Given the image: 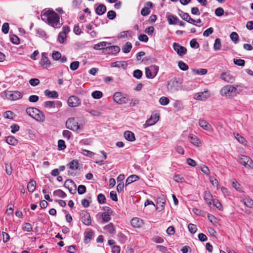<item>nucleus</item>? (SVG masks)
Returning a JSON list of instances; mask_svg holds the SVG:
<instances>
[{
  "instance_id": "12",
  "label": "nucleus",
  "mask_w": 253,
  "mask_h": 253,
  "mask_svg": "<svg viewBox=\"0 0 253 253\" xmlns=\"http://www.w3.org/2000/svg\"><path fill=\"white\" fill-rule=\"evenodd\" d=\"M173 48L177 54L181 56L185 55L187 52V49L176 42L173 43Z\"/></svg>"
},
{
  "instance_id": "14",
  "label": "nucleus",
  "mask_w": 253,
  "mask_h": 253,
  "mask_svg": "<svg viewBox=\"0 0 253 253\" xmlns=\"http://www.w3.org/2000/svg\"><path fill=\"white\" fill-rule=\"evenodd\" d=\"M40 64L44 68H48L49 67L51 63L47 57V53L43 52L42 53V58Z\"/></svg>"
},
{
  "instance_id": "63",
  "label": "nucleus",
  "mask_w": 253,
  "mask_h": 253,
  "mask_svg": "<svg viewBox=\"0 0 253 253\" xmlns=\"http://www.w3.org/2000/svg\"><path fill=\"white\" fill-rule=\"evenodd\" d=\"M86 191V187L84 185H80L78 188V192L79 194L82 195Z\"/></svg>"
},
{
  "instance_id": "59",
  "label": "nucleus",
  "mask_w": 253,
  "mask_h": 253,
  "mask_svg": "<svg viewBox=\"0 0 253 253\" xmlns=\"http://www.w3.org/2000/svg\"><path fill=\"white\" fill-rule=\"evenodd\" d=\"M44 107H48L50 108H55V106L54 101H45L44 103Z\"/></svg>"
},
{
  "instance_id": "54",
  "label": "nucleus",
  "mask_w": 253,
  "mask_h": 253,
  "mask_svg": "<svg viewBox=\"0 0 253 253\" xmlns=\"http://www.w3.org/2000/svg\"><path fill=\"white\" fill-rule=\"evenodd\" d=\"M190 45L192 48H198L200 46L199 43L197 42V40L195 39H192L190 42Z\"/></svg>"
},
{
  "instance_id": "24",
  "label": "nucleus",
  "mask_w": 253,
  "mask_h": 253,
  "mask_svg": "<svg viewBox=\"0 0 253 253\" xmlns=\"http://www.w3.org/2000/svg\"><path fill=\"white\" fill-rule=\"evenodd\" d=\"M8 95L9 99L11 100H16L22 97V94L18 91H10Z\"/></svg>"
},
{
  "instance_id": "6",
  "label": "nucleus",
  "mask_w": 253,
  "mask_h": 253,
  "mask_svg": "<svg viewBox=\"0 0 253 253\" xmlns=\"http://www.w3.org/2000/svg\"><path fill=\"white\" fill-rule=\"evenodd\" d=\"M159 67L157 65H152L149 67H146L145 69V75L148 79L154 78L158 74Z\"/></svg>"
},
{
  "instance_id": "18",
  "label": "nucleus",
  "mask_w": 253,
  "mask_h": 253,
  "mask_svg": "<svg viewBox=\"0 0 253 253\" xmlns=\"http://www.w3.org/2000/svg\"><path fill=\"white\" fill-rule=\"evenodd\" d=\"M127 65V63L126 61H118L112 62L110 65L112 67L118 68H122L123 69H126Z\"/></svg>"
},
{
  "instance_id": "19",
  "label": "nucleus",
  "mask_w": 253,
  "mask_h": 253,
  "mask_svg": "<svg viewBox=\"0 0 253 253\" xmlns=\"http://www.w3.org/2000/svg\"><path fill=\"white\" fill-rule=\"evenodd\" d=\"M188 138L190 142L194 145L197 147H200L201 146V141L197 136L194 134H190L188 136Z\"/></svg>"
},
{
  "instance_id": "22",
  "label": "nucleus",
  "mask_w": 253,
  "mask_h": 253,
  "mask_svg": "<svg viewBox=\"0 0 253 253\" xmlns=\"http://www.w3.org/2000/svg\"><path fill=\"white\" fill-rule=\"evenodd\" d=\"M167 18L169 25H175L178 23V19L177 17L169 13H167Z\"/></svg>"
},
{
  "instance_id": "28",
  "label": "nucleus",
  "mask_w": 253,
  "mask_h": 253,
  "mask_svg": "<svg viewBox=\"0 0 253 253\" xmlns=\"http://www.w3.org/2000/svg\"><path fill=\"white\" fill-rule=\"evenodd\" d=\"M204 200L209 206L211 205L212 196L209 191H205L204 192Z\"/></svg>"
},
{
  "instance_id": "15",
  "label": "nucleus",
  "mask_w": 253,
  "mask_h": 253,
  "mask_svg": "<svg viewBox=\"0 0 253 253\" xmlns=\"http://www.w3.org/2000/svg\"><path fill=\"white\" fill-rule=\"evenodd\" d=\"M120 51V48L117 45L106 46L103 49V53L108 54H116Z\"/></svg>"
},
{
  "instance_id": "1",
  "label": "nucleus",
  "mask_w": 253,
  "mask_h": 253,
  "mask_svg": "<svg viewBox=\"0 0 253 253\" xmlns=\"http://www.w3.org/2000/svg\"><path fill=\"white\" fill-rule=\"evenodd\" d=\"M41 18L43 21L54 28H59L62 25L60 23L59 15L53 11L48 10L44 12L42 14Z\"/></svg>"
},
{
  "instance_id": "20",
  "label": "nucleus",
  "mask_w": 253,
  "mask_h": 253,
  "mask_svg": "<svg viewBox=\"0 0 253 253\" xmlns=\"http://www.w3.org/2000/svg\"><path fill=\"white\" fill-rule=\"evenodd\" d=\"M166 199L164 196L162 197H159L157 200V209L159 211H161L164 210L165 205L166 204Z\"/></svg>"
},
{
  "instance_id": "17",
  "label": "nucleus",
  "mask_w": 253,
  "mask_h": 253,
  "mask_svg": "<svg viewBox=\"0 0 253 253\" xmlns=\"http://www.w3.org/2000/svg\"><path fill=\"white\" fill-rule=\"evenodd\" d=\"M199 126L203 128L204 129L208 131L209 132H212L213 128L212 126L209 124L206 121L203 119H200L199 121Z\"/></svg>"
},
{
  "instance_id": "64",
  "label": "nucleus",
  "mask_w": 253,
  "mask_h": 253,
  "mask_svg": "<svg viewBox=\"0 0 253 253\" xmlns=\"http://www.w3.org/2000/svg\"><path fill=\"white\" fill-rule=\"evenodd\" d=\"M224 14V10L222 7H218L215 10V14L217 16H221Z\"/></svg>"
},
{
  "instance_id": "62",
  "label": "nucleus",
  "mask_w": 253,
  "mask_h": 253,
  "mask_svg": "<svg viewBox=\"0 0 253 253\" xmlns=\"http://www.w3.org/2000/svg\"><path fill=\"white\" fill-rule=\"evenodd\" d=\"M208 219L213 224H216L217 223L216 218L213 215L209 214L208 215Z\"/></svg>"
},
{
  "instance_id": "37",
  "label": "nucleus",
  "mask_w": 253,
  "mask_h": 253,
  "mask_svg": "<svg viewBox=\"0 0 253 253\" xmlns=\"http://www.w3.org/2000/svg\"><path fill=\"white\" fill-rule=\"evenodd\" d=\"M192 73L195 75L197 74V75H206L208 72V70L206 69H203V68L198 69H192Z\"/></svg>"
},
{
  "instance_id": "58",
  "label": "nucleus",
  "mask_w": 253,
  "mask_h": 253,
  "mask_svg": "<svg viewBox=\"0 0 253 253\" xmlns=\"http://www.w3.org/2000/svg\"><path fill=\"white\" fill-rule=\"evenodd\" d=\"M66 37L67 36L65 34L60 32L58 36V41L60 43H63Z\"/></svg>"
},
{
  "instance_id": "52",
  "label": "nucleus",
  "mask_w": 253,
  "mask_h": 253,
  "mask_svg": "<svg viewBox=\"0 0 253 253\" xmlns=\"http://www.w3.org/2000/svg\"><path fill=\"white\" fill-rule=\"evenodd\" d=\"M188 228L189 231L192 234L195 233L197 230V226L195 224H193L192 223H190L188 225Z\"/></svg>"
},
{
  "instance_id": "48",
  "label": "nucleus",
  "mask_w": 253,
  "mask_h": 253,
  "mask_svg": "<svg viewBox=\"0 0 253 253\" xmlns=\"http://www.w3.org/2000/svg\"><path fill=\"white\" fill-rule=\"evenodd\" d=\"M66 146L63 140L60 139L58 141V149L59 150H63Z\"/></svg>"
},
{
  "instance_id": "47",
  "label": "nucleus",
  "mask_w": 253,
  "mask_h": 253,
  "mask_svg": "<svg viewBox=\"0 0 253 253\" xmlns=\"http://www.w3.org/2000/svg\"><path fill=\"white\" fill-rule=\"evenodd\" d=\"M133 76L137 79H140L142 76V72L138 69L135 70L133 71Z\"/></svg>"
},
{
  "instance_id": "44",
  "label": "nucleus",
  "mask_w": 253,
  "mask_h": 253,
  "mask_svg": "<svg viewBox=\"0 0 253 253\" xmlns=\"http://www.w3.org/2000/svg\"><path fill=\"white\" fill-rule=\"evenodd\" d=\"M234 63L238 66L243 67L245 66V61L241 59H234Z\"/></svg>"
},
{
  "instance_id": "9",
  "label": "nucleus",
  "mask_w": 253,
  "mask_h": 253,
  "mask_svg": "<svg viewBox=\"0 0 253 253\" xmlns=\"http://www.w3.org/2000/svg\"><path fill=\"white\" fill-rule=\"evenodd\" d=\"M159 120V115L157 114H152L150 119H148L145 124L143 125V128L155 125Z\"/></svg>"
},
{
  "instance_id": "51",
  "label": "nucleus",
  "mask_w": 253,
  "mask_h": 253,
  "mask_svg": "<svg viewBox=\"0 0 253 253\" xmlns=\"http://www.w3.org/2000/svg\"><path fill=\"white\" fill-rule=\"evenodd\" d=\"M97 200L99 204H103L106 202V198L103 194H99L97 196Z\"/></svg>"
},
{
  "instance_id": "32",
  "label": "nucleus",
  "mask_w": 253,
  "mask_h": 253,
  "mask_svg": "<svg viewBox=\"0 0 253 253\" xmlns=\"http://www.w3.org/2000/svg\"><path fill=\"white\" fill-rule=\"evenodd\" d=\"M139 179V177L138 176L135 174L131 175L126 179V186L134 181H136Z\"/></svg>"
},
{
  "instance_id": "23",
  "label": "nucleus",
  "mask_w": 253,
  "mask_h": 253,
  "mask_svg": "<svg viewBox=\"0 0 253 253\" xmlns=\"http://www.w3.org/2000/svg\"><path fill=\"white\" fill-rule=\"evenodd\" d=\"M93 234V231L91 229H88L84 233V242L85 244H88L90 242Z\"/></svg>"
},
{
  "instance_id": "8",
  "label": "nucleus",
  "mask_w": 253,
  "mask_h": 253,
  "mask_svg": "<svg viewBox=\"0 0 253 253\" xmlns=\"http://www.w3.org/2000/svg\"><path fill=\"white\" fill-rule=\"evenodd\" d=\"M239 162L246 168L253 167V161L249 157L245 155H240L239 157Z\"/></svg>"
},
{
  "instance_id": "4",
  "label": "nucleus",
  "mask_w": 253,
  "mask_h": 253,
  "mask_svg": "<svg viewBox=\"0 0 253 253\" xmlns=\"http://www.w3.org/2000/svg\"><path fill=\"white\" fill-rule=\"evenodd\" d=\"M66 127L73 131L81 130L83 129L84 126L79 125L78 121L74 118H69L65 124Z\"/></svg>"
},
{
  "instance_id": "42",
  "label": "nucleus",
  "mask_w": 253,
  "mask_h": 253,
  "mask_svg": "<svg viewBox=\"0 0 253 253\" xmlns=\"http://www.w3.org/2000/svg\"><path fill=\"white\" fill-rule=\"evenodd\" d=\"M235 137L240 143L244 145L246 144L247 141L246 139L239 133H236L235 135Z\"/></svg>"
},
{
  "instance_id": "60",
  "label": "nucleus",
  "mask_w": 253,
  "mask_h": 253,
  "mask_svg": "<svg viewBox=\"0 0 253 253\" xmlns=\"http://www.w3.org/2000/svg\"><path fill=\"white\" fill-rule=\"evenodd\" d=\"M107 16L108 19L113 20L116 16V12L113 10H110L107 12Z\"/></svg>"
},
{
  "instance_id": "25",
  "label": "nucleus",
  "mask_w": 253,
  "mask_h": 253,
  "mask_svg": "<svg viewBox=\"0 0 253 253\" xmlns=\"http://www.w3.org/2000/svg\"><path fill=\"white\" fill-rule=\"evenodd\" d=\"M124 135L127 141H134L135 140L134 134L130 131H126Z\"/></svg>"
},
{
  "instance_id": "36",
  "label": "nucleus",
  "mask_w": 253,
  "mask_h": 253,
  "mask_svg": "<svg viewBox=\"0 0 253 253\" xmlns=\"http://www.w3.org/2000/svg\"><path fill=\"white\" fill-rule=\"evenodd\" d=\"M6 141L8 144L13 146H15L18 144V140L12 136L7 137Z\"/></svg>"
},
{
  "instance_id": "55",
  "label": "nucleus",
  "mask_w": 253,
  "mask_h": 253,
  "mask_svg": "<svg viewBox=\"0 0 253 253\" xmlns=\"http://www.w3.org/2000/svg\"><path fill=\"white\" fill-rule=\"evenodd\" d=\"M10 41L14 44H18L20 43L19 39L15 35H12L10 37Z\"/></svg>"
},
{
  "instance_id": "2",
  "label": "nucleus",
  "mask_w": 253,
  "mask_h": 253,
  "mask_svg": "<svg viewBox=\"0 0 253 253\" xmlns=\"http://www.w3.org/2000/svg\"><path fill=\"white\" fill-rule=\"evenodd\" d=\"M242 90V87L240 85H226L224 86L220 90V94L222 96L228 98H233Z\"/></svg>"
},
{
  "instance_id": "45",
  "label": "nucleus",
  "mask_w": 253,
  "mask_h": 253,
  "mask_svg": "<svg viewBox=\"0 0 253 253\" xmlns=\"http://www.w3.org/2000/svg\"><path fill=\"white\" fill-rule=\"evenodd\" d=\"M178 66L182 71H186L188 69V66L182 61L178 62Z\"/></svg>"
},
{
  "instance_id": "16",
  "label": "nucleus",
  "mask_w": 253,
  "mask_h": 253,
  "mask_svg": "<svg viewBox=\"0 0 253 253\" xmlns=\"http://www.w3.org/2000/svg\"><path fill=\"white\" fill-rule=\"evenodd\" d=\"M130 224L134 228H140L144 224V222L143 220L140 218L133 217L130 220Z\"/></svg>"
},
{
  "instance_id": "27",
  "label": "nucleus",
  "mask_w": 253,
  "mask_h": 253,
  "mask_svg": "<svg viewBox=\"0 0 253 253\" xmlns=\"http://www.w3.org/2000/svg\"><path fill=\"white\" fill-rule=\"evenodd\" d=\"M67 166L71 170H77L79 168L78 161L76 160H73L71 162H70Z\"/></svg>"
},
{
  "instance_id": "7",
  "label": "nucleus",
  "mask_w": 253,
  "mask_h": 253,
  "mask_svg": "<svg viewBox=\"0 0 253 253\" xmlns=\"http://www.w3.org/2000/svg\"><path fill=\"white\" fill-rule=\"evenodd\" d=\"M211 96V93L208 89H205L204 91L195 93L194 95L193 98L195 100L204 101Z\"/></svg>"
},
{
  "instance_id": "30",
  "label": "nucleus",
  "mask_w": 253,
  "mask_h": 253,
  "mask_svg": "<svg viewBox=\"0 0 253 253\" xmlns=\"http://www.w3.org/2000/svg\"><path fill=\"white\" fill-rule=\"evenodd\" d=\"M110 43H107L106 42H101L96 44L94 45L93 48L95 50H100L104 49L107 44H110Z\"/></svg>"
},
{
  "instance_id": "38",
  "label": "nucleus",
  "mask_w": 253,
  "mask_h": 253,
  "mask_svg": "<svg viewBox=\"0 0 253 253\" xmlns=\"http://www.w3.org/2000/svg\"><path fill=\"white\" fill-rule=\"evenodd\" d=\"M131 48V43L130 42H127L122 47V51L125 53H128L130 52Z\"/></svg>"
},
{
  "instance_id": "33",
  "label": "nucleus",
  "mask_w": 253,
  "mask_h": 253,
  "mask_svg": "<svg viewBox=\"0 0 253 253\" xmlns=\"http://www.w3.org/2000/svg\"><path fill=\"white\" fill-rule=\"evenodd\" d=\"M36 187V183L34 180H31L27 185V189L29 192L33 193Z\"/></svg>"
},
{
  "instance_id": "61",
  "label": "nucleus",
  "mask_w": 253,
  "mask_h": 253,
  "mask_svg": "<svg viewBox=\"0 0 253 253\" xmlns=\"http://www.w3.org/2000/svg\"><path fill=\"white\" fill-rule=\"evenodd\" d=\"M23 229L27 232H30L32 230V226L29 223H25L23 227Z\"/></svg>"
},
{
  "instance_id": "5",
  "label": "nucleus",
  "mask_w": 253,
  "mask_h": 253,
  "mask_svg": "<svg viewBox=\"0 0 253 253\" xmlns=\"http://www.w3.org/2000/svg\"><path fill=\"white\" fill-rule=\"evenodd\" d=\"M113 100L119 104H124L128 102V97L126 94L117 92L114 94Z\"/></svg>"
},
{
  "instance_id": "49",
  "label": "nucleus",
  "mask_w": 253,
  "mask_h": 253,
  "mask_svg": "<svg viewBox=\"0 0 253 253\" xmlns=\"http://www.w3.org/2000/svg\"><path fill=\"white\" fill-rule=\"evenodd\" d=\"M81 152L84 156L89 157H92L94 155L93 152L86 149H82Z\"/></svg>"
},
{
  "instance_id": "21",
  "label": "nucleus",
  "mask_w": 253,
  "mask_h": 253,
  "mask_svg": "<svg viewBox=\"0 0 253 253\" xmlns=\"http://www.w3.org/2000/svg\"><path fill=\"white\" fill-rule=\"evenodd\" d=\"M221 79L227 83H233L235 78L231 74L228 73H223L220 76Z\"/></svg>"
},
{
  "instance_id": "46",
  "label": "nucleus",
  "mask_w": 253,
  "mask_h": 253,
  "mask_svg": "<svg viewBox=\"0 0 253 253\" xmlns=\"http://www.w3.org/2000/svg\"><path fill=\"white\" fill-rule=\"evenodd\" d=\"M231 40L235 43H237L239 41V36L237 33L233 32L230 36Z\"/></svg>"
},
{
  "instance_id": "31",
  "label": "nucleus",
  "mask_w": 253,
  "mask_h": 253,
  "mask_svg": "<svg viewBox=\"0 0 253 253\" xmlns=\"http://www.w3.org/2000/svg\"><path fill=\"white\" fill-rule=\"evenodd\" d=\"M103 228L110 234H114L115 233V229L112 223H110L105 226Z\"/></svg>"
},
{
  "instance_id": "40",
  "label": "nucleus",
  "mask_w": 253,
  "mask_h": 253,
  "mask_svg": "<svg viewBox=\"0 0 253 253\" xmlns=\"http://www.w3.org/2000/svg\"><path fill=\"white\" fill-rule=\"evenodd\" d=\"M91 96L93 98L98 99L102 97L103 93L100 91L96 90L92 92Z\"/></svg>"
},
{
  "instance_id": "11",
  "label": "nucleus",
  "mask_w": 253,
  "mask_h": 253,
  "mask_svg": "<svg viewBox=\"0 0 253 253\" xmlns=\"http://www.w3.org/2000/svg\"><path fill=\"white\" fill-rule=\"evenodd\" d=\"M180 87V84L176 79L171 80L168 85V89L172 92L178 91Z\"/></svg>"
},
{
  "instance_id": "41",
  "label": "nucleus",
  "mask_w": 253,
  "mask_h": 253,
  "mask_svg": "<svg viewBox=\"0 0 253 253\" xmlns=\"http://www.w3.org/2000/svg\"><path fill=\"white\" fill-rule=\"evenodd\" d=\"M221 44L220 40L219 38H217L215 40L214 43L213 44V49L214 50H219L221 48Z\"/></svg>"
},
{
  "instance_id": "26",
  "label": "nucleus",
  "mask_w": 253,
  "mask_h": 253,
  "mask_svg": "<svg viewBox=\"0 0 253 253\" xmlns=\"http://www.w3.org/2000/svg\"><path fill=\"white\" fill-rule=\"evenodd\" d=\"M106 11V7L103 4H99L95 9V12L97 15H101Z\"/></svg>"
},
{
  "instance_id": "53",
  "label": "nucleus",
  "mask_w": 253,
  "mask_h": 253,
  "mask_svg": "<svg viewBox=\"0 0 253 253\" xmlns=\"http://www.w3.org/2000/svg\"><path fill=\"white\" fill-rule=\"evenodd\" d=\"M79 61H74L71 63L70 68L72 71H75L79 68Z\"/></svg>"
},
{
  "instance_id": "3",
  "label": "nucleus",
  "mask_w": 253,
  "mask_h": 253,
  "mask_svg": "<svg viewBox=\"0 0 253 253\" xmlns=\"http://www.w3.org/2000/svg\"><path fill=\"white\" fill-rule=\"evenodd\" d=\"M26 112L28 115L37 121L43 122L45 120L44 114L36 108H28Z\"/></svg>"
},
{
  "instance_id": "34",
  "label": "nucleus",
  "mask_w": 253,
  "mask_h": 253,
  "mask_svg": "<svg viewBox=\"0 0 253 253\" xmlns=\"http://www.w3.org/2000/svg\"><path fill=\"white\" fill-rule=\"evenodd\" d=\"M243 202L245 206L249 208H253V200L250 197H245L243 200Z\"/></svg>"
},
{
  "instance_id": "56",
  "label": "nucleus",
  "mask_w": 253,
  "mask_h": 253,
  "mask_svg": "<svg viewBox=\"0 0 253 253\" xmlns=\"http://www.w3.org/2000/svg\"><path fill=\"white\" fill-rule=\"evenodd\" d=\"M62 135L64 138L69 140L72 136V133L68 130H64L62 132Z\"/></svg>"
},
{
  "instance_id": "57",
  "label": "nucleus",
  "mask_w": 253,
  "mask_h": 253,
  "mask_svg": "<svg viewBox=\"0 0 253 253\" xmlns=\"http://www.w3.org/2000/svg\"><path fill=\"white\" fill-rule=\"evenodd\" d=\"M9 30V26L8 23H4L1 28L2 32L4 34H6L8 33Z\"/></svg>"
},
{
  "instance_id": "43",
  "label": "nucleus",
  "mask_w": 253,
  "mask_h": 253,
  "mask_svg": "<svg viewBox=\"0 0 253 253\" xmlns=\"http://www.w3.org/2000/svg\"><path fill=\"white\" fill-rule=\"evenodd\" d=\"M111 214L110 212H108V213L104 212L102 214V220L104 222H107L110 220L111 219Z\"/></svg>"
},
{
  "instance_id": "13",
  "label": "nucleus",
  "mask_w": 253,
  "mask_h": 253,
  "mask_svg": "<svg viewBox=\"0 0 253 253\" xmlns=\"http://www.w3.org/2000/svg\"><path fill=\"white\" fill-rule=\"evenodd\" d=\"M81 103L80 99L76 96L72 95L68 99V104L70 107H76L79 106Z\"/></svg>"
},
{
  "instance_id": "39",
  "label": "nucleus",
  "mask_w": 253,
  "mask_h": 253,
  "mask_svg": "<svg viewBox=\"0 0 253 253\" xmlns=\"http://www.w3.org/2000/svg\"><path fill=\"white\" fill-rule=\"evenodd\" d=\"M55 196H57L62 198H64L66 197V194L62 190L58 189L54 191L53 193Z\"/></svg>"
},
{
  "instance_id": "35",
  "label": "nucleus",
  "mask_w": 253,
  "mask_h": 253,
  "mask_svg": "<svg viewBox=\"0 0 253 253\" xmlns=\"http://www.w3.org/2000/svg\"><path fill=\"white\" fill-rule=\"evenodd\" d=\"M64 186L66 187V188H67L69 191L72 193V194H73L74 193H73L72 192V190H71V188L73 186V187H75V183L73 182V180H70V179H68V180H66L64 183Z\"/></svg>"
},
{
  "instance_id": "29",
  "label": "nucleus",
  "mask_w": 253,
  "mask_h": 253,
  "mask_svg": "<svg viewBox=\"0 0 253 253\" xmlns=\"http://www.w3.org/2000/svg\"><path fill=\"white\" fill-rule=\"evenodd\" d=\"M44 93L45 96L49 98H57L58 96V93L56 91H50L46 89L44 91Z\"/></svg>"
},
{
  "instance_id": "10",
  "label": "nucleus",
  "mask_w": 253,
  "mask_h": 253,
  "mask_svg": "<svg viewBox=\"0 0 253 253\" xmlns=\"http://www.w3.org/2000/svg\"><path fill=\"white\" fill-rule=\"evenodd\" d=\"M80 217L83 223L85 225L89 226L91 224V220L88 212L85 211H82L80 212Z\"/></svg>"
},
{
  "instance_id": "50",
  "label": "nucleus",
  "mask_w": 253,
  "mask_h": 253,
  "mask_svg": "<svg viewBox=\"0 0 253 253\" xmlns=\"http://www.w3.org/2000/svg\"><path fill=\"white\" fill-rule=\"evenodd\" d=\"M169 100L168 97L163 96L159 99V102L162 105H167L169 103Z\"/></svg>"
}]
</instances>
